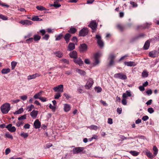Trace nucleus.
Here are the masks:
<instances>
[{
  "mask_svg": "<svg viewBox=\"0 0 159 159\" xmlns=\"http://www.w3.org/2000/svg\"><path fill=\"white\" fill-rule=\"evenodd\" d=\"M0 109L2 113L7 114L10 110V104L8 103H5L1 107Z\"/></svg>",
  "mask_w": 159,
  "mask_h": 159,
  "instance_id": "nucleus-1",
  "label": "nucleus"
},
{
  "mask_svg": "<svg viewBox=\"0 0 159 159\" xmlns=\"http://www.w3.org/2000/svg\"><path fill=\"white\" fill-rule=\"evenodd\" d=\"M114 77L115 78H118L122 80H125L127 79V76L121 73L115 74Z\"/></svg>",
  "mask_w": 159,
  "mask_h": 159,
  "instance_id": "nucleus-2",
  "label": "nucleus"
},
{
  "mask_svg": "<svg viewBox=\"0 0 159 159\" xmlns=\"http://www.w3.org/2000/svg\"><path fill=\"white\" fill-rule=\"evenodd\" d=\"M96 38L97 40V43L98 45L101 47L102 48L104 46V43L102 40L101 37L99 34H96L95 37Z\"/></svg>",
  "mask_w": 159,
  "mask_h": 159,
  "instance_id": "nucleus-3",
  "label": "nucleus"
},
{
  "mask_svg": "<svg viewBox=\"0 0 159 159\" xmlns=\"http://www.w3.org/2000/svg\"><path fill=\"white\" fill-rule=\"evenodd\" d=\"M101 56L100 53L98 52L96 53L94 56L95 61L93 63V65L96 66L98 65L100 63L99 58Z\"/></svg>",
  "mask_w": 159,
  "mask_h": 159,
  "instance_id": "nucleus-4",
  "label": "nucleus"
},
{
  "mask_svg": "<svg viewBox=\"0 0 159 159\" xmlns=\"http://www.w3.org/2000/svg\"><path fill=\"white\" fill-rule=\"evenodd\" d=\"M88 33V30L87 28H84L81 29L79 33V35L80 36H85Z\"/></svg>",
  "mask_w": 159,
  "mask_h": 159,
  "instance_id": "nucleus-5",
  "label": "nucleus"
},
{
  "mask_svg": "<svg viewBox=\"0 0 159 159\" xmlns=\"http://www.w3.org/2000/svg\"><path fill=\"white\" fill-rule=\"evenodd\" d=\"M89 26L93 30V32H95L96 29L97 28V25L95 21H92L90 24L89 25Z\"/></svg>",
  "mask_w": 159,
  "mask_h": 159,
  "instance_id": "nucleus-6",
  "label": "nucleus"
},
{
  "mask_svg": "<svg viewBox=\"0 0 159 159\" xmlns=\"http://www.w3.org/2000/svg\"><path fill=\"white\" fill-rule=\"evenodd\" d=\"M53 89L57 92H59L60 93H62L63 91V86L62 84H60L53 88Z\"/></svg>",
  "mask_w": 159,
  "mask_h": 159,
  "instance_id": "nucleus-7",
  "label": "nucleus"
},
{
  "mask_svg": "<svg viewBox=\"0 0 159 159\" xmlns=\"http://www.w3.org/2000/svg\"><path fill=\"white\" fill-rule=\"evenodd\" d=\"M159 52L156 50H154L150 52L149 53V56L151 57H157Z\"/></svg>",
  "mask_w": 159,
  "mask_h": 159,
  "instance_id": "nucleus-8",
  "label": "nucleus"
},
{
  "mask_svg": "<svg viewBox=\"0 0 159 159\" xmlns=\"http://www.w3.org/2000/svg\"><path fill=\"white\" fill-rule=\"evenodd\" d=\"M84 149L83 147H78L73 148L72 151L74 154H77L83 151Z\"/></svg>",
  "mask_w": 159,
  "mask_h": 159,
  "instance_id": "nucleus-9",
  "label": "nucleus"
},
{
  "mask_svg": "<svg viewBox=\"0 0 159 159\" xmlns=\"http://www.w3.org/2000/svg\"><path fill=\"white\" fill-rule=\"evenodd\" d=\"M93 83V81L92 79L89 78L87 81V83L85 85L86 88L89 89L92 86Z\"/></svg>",
  "mask_w": 159,
  "mask_h": 159,
  "instance_id": "nucleus-10",
  "label": "nucleus"
},
{
  "mask_svg": "<svg viewBox=\"0 0 159 159\" xmlns=\"http://www.w3.org/2000/svg\"><path fill=\"white\" fill-rule=\"evenodd\" d=\"M73 61L75 64L79 65L80 66H82L84 63L83 61L81 59L77 57L74 59Z\"/></svg>",
  "mask_w": 159,
  "mask_h": 159,
  "instance_id": "nucleus-11",
  "label": "nucleus"
},
{
  "mask_svg": "<svg viewBox=\"0 0 159 159\" xmlns=\"http://www.w3.org/2000/svg\"><path fill=\"white\" fill-rule=\"evenodd\" d=\"M87 46L85 44H82L80 45L79 50L80 52H84L87 50Z\"/></svg>",
  "mask_w": 159,
  "mask_h": 159,
  "instance_id": "nucleus-12",
  "label": "nucleus"
},
{
  "mask_svg": "<svg viewBox=\"0 0 159 159\" xmlns=\"http://www.w3.org/2000/svg\"><path fill=\"white\" fill-rule=\"evenodd\" d=\"M6 128H7L10 132H14L16 130V129L15 127L14 126H12V125L11 124H8L6 126Z\"/></svg>",
  "mask_w": 159,
  "mask_h": 159,
  "instance_id": "nucleus-13",
  "label": "nucleus"
},
{
  "mask_svg": "<svg viewBox=\"0 0 159 159\" xmlns=\"http://www.w3.org/2000/svg\"><path fill=\"white\" fill-rule=\"evenodd\" d=\"M20 23L22 24L23 25H30L32 24L33 22L32 21L27 20H21L20 22Z\"/></svg>",
  "mask_w": 159,
  "mask_h": 159,
  "instance_id": "nucleus-14",
  "label": "nucleus"
},
{
  "mask_svg": "<svg viewBox=\"0 0 159 159\" xmlns=\"http://www.w3.org/2000/svg\"><path fill=\"white\" fill-rule=\"evenodd\" d=\"M41 75L40 74L35 73L32 75H30L28 76L27 80H30L32 79L35 78L37 77L40 76Z\"/></svg>",
  "mask_w": 159,
  "mask_h": 159,
  "instance_id": "nucleus-15",
  "label": "nucleus"
},
{
  "mask_svg": "<svg viewBox=\"0 0 159 159\" xmlns=\"http://www.w3.org/2000/svg\"><path fill=\"white\" fill-rule=\"evenodd\" d=\"M70 57L75 59L77 57V52L75 51H73L69 53Z\"/></svg>",
  "mask_w": 159,
  "mask_h": 159,
  "instance_id": "nucleus-16",
  "label": "nucleus"
},
{
  "mask_svg": "<svg viewBox=\"0 0 159 159\" xmlns=\"http://www.w3.org/2000/svg\"><path fill=\"white\" fill-rule=\"evenodd\" d=\"M144 35L143 34H141L138 36H136L134 37L131 38V39L130 40V42H133L136 40H137L139 38L141 37H143L144 36Z\"/></svg>",
  "mask_w": 159,
  "mask_h": 159,
  "instance_id": "nucleus-17",
  "label": "nucleus"
},
{
  "mask_svg": "<svg viewBox=\"0 0 159 159\" xmlns=\"http://www.w3.org/2000/svg\"><path fill=\"white\" fill-rule=\"evenodd\" d=\"M38 111L35 110H33L30 113V115L33 119L36 118L38 114Z\"/></svg>",
  "mask_w": 159,
  "mask_h": 159,
  "instance_id": "nucleus-18",
  "label": "nucleus"
},
{
  "mask_svg": "<svg viewBox=\"0 0 159 159\" xmlns=\"http://www.w3.org/2000/svg\"><path fill=\"white\" fill-rule=\"evenodd\" d=\"M34 125L35 128L38 129L40 128L41 126V123L38 119L36 120L34 123Z\"/></svg>",
  "mask_w": 159,
  "mask_h": 159,
  "instance_id": "nucleus-19",
  "label": "nucleus"
},
{
  "mask_svg": "<svg viewBox=\"0 0 159 159\" xmlns=\"http://www.w3.org/2000/svg\"><path fill=\"white\" fill-rule=\"evenodd\" d=\"M75 48V45L74 43H70L67 48L68 51H71Z\"/></svg>",
  "mask_w": 159,
  "mask_h": 159,
  "instance_id": "nucleus-20",
  "label": "nucleus"
},
{
  "mask_svg": "<svg viewBox=\"0 0 159 159\" xmlns=\"http://www.w3.org/2000/svg\"><path fill=\"white\" fill-rule=\"evenodd\" d=\"M131 96L130 91L129 90L126 91L125 93H123L122 95V97L124 98H125L127 97H130Z\"/></svg>",
  "mask_w": 159,
  "mask_h": 159,
  "instance_id": "nucleus-21",
  "label": "nucleus"
},
{
  "mask_svg": "<svg viewBox=\"0 0 159 159\" xmlns=\"http://www.w3.org/2000/svg\"><path fill=\"white\" fill-rule=\"evenodd\" d=\"M124 64L128 66H134L136 65V64L135 62L131 61L129 62L125 61L124 62Z\"/></svg>",
  "mask_w": 159,
  "mask_h": 159,
  "instance_id": "nucleus-22",
  "label": "nucleus"
},
{
  "mask_svg": "<svg viewBox=\"0 0 159 159\" xmlns=\"http://www.w3.org/2000/svg\"><path fill=\"white\" fill-rule=\"evenodd\" d=\"M71 35L69 33H66L64 37V39L66 41V43H67L70 41V38L71 37Z\"/></svg>",
  "mask_w": 159,
  "mask_h": 159,
  "instance_id": "nucleus-23",
  "label": "nucleus"
},
{
  "mask_svg": "<svg viewBox=\"0 0 159 159\" xmlns=\"http://www.w3.org/2000/svg\"><path fill=\"white\" fill-rule=\"evenodd\" d=\"M150 45V42L149 40L147 41L145 43L143 46V48L145 50H147L148 49Z\"/></svg>",
  "mask_w": 159,
  "mask_h": 159,
  "instance_id": "nucleus-24",
  "label": "nucleus"
},
{
  "mask_svg": "<svg viewBox=\"0 0 159 159\" xmlns=\"http://www.w3.org/2000/svg\"><path fill=\"white\" fill-rule=\"evenodd\" d=\"M62 0H56V1L54 2V4L52 5V6H53L56 7H59L61 6V5L60 4H57L58 2H61Z\"/></svg>",
  "mask_w": 159,
  "mask_h": 159,
  "instance_id": "nucleus-25",
  "label": "nucleus"
},
{
  "mask_svg": "<svg viewBox=\"0 0 159 159\" xmlns=\"http://www.w3.org/2000/svg\"><path fill=\"white\" fill-rule=\"evenodd\" d=\"M36 8L38 10L40 11H46L48 9L42 6H38L36 7Z\"/></svg>",
  "mask_w": 159,
  "mask_h": 159,
  "instance_id": "nucleus-26",
  "label": "nucleus"
},
{
  "mask_svg": "<svg viewBox=\"0 0 159 159\" xmlns=\"http://www.w3.org/2000/svg\"><path fill=\"white\" fill-rule=\"evenodd\" d=\"M70 109V105L67 104H65L64 106V110L65 111L67 112L69 111Z\"/></svg>",
  "mask_w": 159,
  "mask_h": 159,
  "instance_id": "nucleus-27",
  "label": "nucleus"
},
{
  "mask_svg": "<svg viewBox=\"0 0 159 159\" xmlns=\"http://www.w3.org/2000/svg\"><path fill=\"white\" fill-rule=\"evenodd\" d=\"M153 150L154 151L153 156L154 157H155L157 155L158 153V149L156 146H154L153 147Z\"/></svg>",
  "mask_w": 159,
  "mask_h": 159,
  "instance_id": "nucleus-28",
  "label": "nucleus"
},
{
  "mask_svg": "<svg viewBox=\"0 0 159 159\" xmlns=\"http://www.w3.org/2000/svg\"><path fill=\"white\" fill-rule=\"evenodd\" d=\"M43 91H41L38 93L35 94L34 96V98L35 99H39Z\"/></svg>",
  "mask_w": 159,
  "mask_h": 159,
  "instance_id": "nucleus-29",
  "label": "nucleus"
},
{
  "mask_svg": "<svg viewBox=\"0 0 159 159\" xmlns=\"http://www.w3.org/2000/svg\"><path fill=\"white\" fill-rule=\"evenodd\" d=\"M76 71L78 73L81 75H84L85 74V73L84 70H80L79 69H77L76 70Z\"/></svg>",
  "mask_w": 159,
  "mask_h": 159,
  "instance_id": "nucleus-30",
  "label": "nucleus"
},
{
  "mask_svg": "<svg viewBox=\"0 0 159 159\" xmlns=\"http://www.w3.org/2000/svg\"><path fill=\"white\" fill-rule=\"evenodd\" d=\"M77 31V29L71 27L70 28L68 32L71 34H74Z\"/></svg>",
  "mask_w": 159,
  "mask_h": 159,
  "instance_id": "nucleus-31",
  "label": "nucleus"
},
{
  "mask_svg": "<svg viewBox=\"0 0 159 159\" xmlns=\"http://www.w3.org/2000/svg\"><path fill=\"white\" fill-rule=\"evenodd\" d=\"M33 37V40L34 39L35 41H37L39 40L41 38V36L38 34L34 35Z\"/></svg>",
  "mask_w": 159,
  "mask_h": 159,
  "instance_id": "nucleus-32",
  "label": "nucleus"
},
{
  "mask_svg": "<svg viewBox=\"0 0 159 159\" xmlns=\"http://www.w3.org/2000/svg\"><path fill=\"white\" fill-rule=\"evenodd\" d=\"M148 72L146 70H144L142 73V76L143 78H146L148 76Z\"/></svg>",
  "mask_w": 159,
  "mask_h": 159,
  "instance_id": "nucleus-33",
  "label": "nucleus"
},
{
  "mask_svg": "<svg viewBox=\"0 0 159 159\" xmlns=\"http://www.w3.org/2000/svg\"><path fill=\"white\" fill-rule=\"evenodd\" d=\"M54 54L56 57L59 58H61L62 57L63 55L61 52L60 51L56 52H54Z\"/></svg>",
  "mask_w": 159,
  "mask_h": 159,
  "instance_id": "nucleus-34",
  "label": "nucleus"
},
{
  "mask_svg": "<svg viewBox=\"0 0 159 159\" xmlns=\"http://www.w3.org/2000/svg\"><path fill=\"white\" fill-rule=\"evenodd\" d=\"M10 71V69L9 68L3 69L1 71L2 73L3 74H6L9 73Z\"/></svg>",
  "mask_w": 159,
  "mask_h": 159,
  "instance_id": "nucleus-35",
  "label": "nucleus"
},
{
  "mask_svg": "<svg viewBox=\"0 0 159 159\" xmlns=\"http://www.w3.org/2000/svg\"><path fill=\"white\" fill-rule=\"evenodd\" d=\"M129 152L132 155L134 156H136L139 154V152L134 151H130Z\"/></svg>",
  "mask_w": 159,
  "mask_h": 159,
  "instance_id": "nucleus-36",
  "label": "nucleus"
},
{
  "mask_svg": "<svg viewBox=\"0 0 159 159\" xmlns=\"http://www.w3.org/2000/svg\"><path fill=\"white\" fill-rule=\"evenodd\" d=\"M23 111V108H21L19 109L18 110L16 111L15 112L14 114H19L21 113Z\"/></svg>",
  "mask_w": 159,
  "mask_h": 159,
  "instance_id": "nucleus-37",
  "label": "nucleus"
},
{
  "mask_svg": "<svg viewBox=\"0 0 159 159\" xmlns=\"http://www.w3.org/2000/svg\"><path fill=\"white\" fill-rule=\"evenodd\" d=\"M26 118V115H24L23 116H21L18 117V119L19 120L23 121V120H25Z\"/></svg>",
  "mask_w": 159,
  "mask_h": 159,
  "instance_id": "nucleus-38",
  "label": "nucleus"
},
{
  "mask_svg": "<svg viewBox=\"0 0 159 159\" xmlns=\"http://www.w3.org/2000/svg\"><path fill=\"white\" fill-rule=\"evenodd\" d=\"M146 154L148 157L151 158H152L154 157L153 155L149 151L147 152Z\"/></svg>",
  "mask_w": 159,
  "mask_h": 159,
  "instance_id": "nucleus-39",
  "label": "nucleus"
},
{
  "mask_svg": "<svg viewBox=\"0 0 159 159\" xmlns=\"http://www.w3.org/2000/svg\"><path fill=\"white\" fill-rule=\"evenodd\" d=\"M5 136L6 137L11 139H13V137L12 135L9 133H6L5 134Z\"/></svg>",
  "mask_w": 159,
  "mask_h": 159,
  "instance_id": "nucleus-40",
  "label": "nucleus"
},
{
  "mask_svg": "<svg viewBox=\"0 0 159 159\" xmlns=\"http://www.w3.org/2000/svg\"><path fill=\"white\" fill-rule=\"evenodd\" d=\"M115 57L116 55L115 54L113 53H111L109 55L108 59H109L110 60H114Z\"/></svg>",
  "mask_w": 159,
  "mask_h": 159,
  "instance_id": "nucleus-41",
  "label": "nucleus"
},
{
  "mask_svg": "<svg viewBox=\"0 0 159 159\" xmlns=\"http://www.w3.org/2000/svg\"><path fill=\"white\" fill-rule=\"evenodd\" d=\"M23 124L24 122L23 121L19 120V121L16 123V125L17 127H19L20 126L22 125Z\"/></svg>",
  "mask_w": 159,
  "mask_h": 159,
  "instance_id": "nucleus-42",
  "label": "nucleus"
},
{
  "mask_svg": "<svg viewBox=\"0 0 159 159\" xmlns=\"http://www.w3.org/2000/svg\"><path fill=\"white\" fill-rule=\"evenodd\" d=\"M34 106L33 105L31 104L30 106H28L27 108V110L28 112L31 111L34 108Z\"/></svg>",
  "mask_w": 159,
  "mask_h": 159,
  "instance_id": "nucleus-43",
  "label": "nucleus"
},
{
  "mask_svg": "<svg viewBox=\"0 0 159 159\" xmlns=\"http://www.w3.org/2000/svg\"><path fill=\"white\" fill-rule=\"evenodd\" d=\"M17 64V62L16 61H12L11 62V68L12 70H14L16 67Z\"/></svg>",
  "mask_w": 159,
  "mask_h": 159,
  "instance_id": "nucleus-44",
  "label": "nucleus"
},
{
  "mask_svg": "<svg viewBox=\"0 0 159 159\" xmlns=\"http://www.w3.org/2000/svg\"><path fill=\"white\" fill-rule=\"evenodd\" d=\"M33 38H29L28 39H27L25 40L26 43H27L29 44L33 42Z\"/></svg>",
  "mask_w": 159,
  "mask_h": 159,
  "instance_id": "nucleus-45",
  "label": "nucleus"
},
{
  "mask_svg": "<svg viewBox=\"0 0 159 159\" xmlns=\"http://www.w3.org/2000/svg\"><path fill=\"white\" fill-rule=\"evenodd\" d=\"M62 37L63 34H60L57 36L55 40L56 41L59 40L61 39Z\"/></svg>",
  "mask_w": 159,
  "mask_h": 159,
  "instance_id": "nucleus-46",
  "label": "nucleus"
},
{
  "mask_svg": "<svg viewBox=\"0 0 159 159\" xmlns=\"http://www.w3.org/2000/svg\"><path fill=\"white\" fill-rule=\"evenodd\" d=\"M89 128L91 129L96 130L98 129V127L96 125H92L90 126L89 127Z\"/></svg>",
  "mask_w": 159,
  "mask_h": 159,
  "instance_id": "nucleus-47",
  "label": "nucleus"
},
{
  "mask_svg": "<svg viewBox=\"0 0 159 159\" xmlns=\"http://www.w3.org/2000/svg\"><path fill=\"white\" fill-rule=\"evenodd\" d=\"M20 135L24 138H26L29 136L28 134L27 133H21Z\"/></svg>",
  "mask_w": 159,
  "mask_h": 159,
  "instance_id": "nucleus-48",
  "label": "nucleus"
},
{
  "mask_svg": "<svg viewBox=\"0 0 159 159\" xmlns=\"http://www.w3.org/2000/svg\"><path fill=\"white\" fill-rule=\"evenodd\" d=\"M61 96V93H57L54 95V98L55 99H58Z\"/></svg>",
  "mask_w": 159,
  "mask_h": 159,
  "instance_id": "nucleus-49",
  "label": "nucleus"
},
{
  "mask_svg": "<svg viewBox=\"0 0 159 159\" xmlns=\"http://www.w3.org/2000/svg\"><path fill=\"white\" fill-rule=\"evenodd\" d=\"M130 3L133 7H137L138 6L137 4L134 2L130 1Z\"/></svg>",
  "mask_w": 159,
  "mask_h": 159,
  "instance_id": "nucleus-50",
  "label": "nucleus"
},
{
  "mask_svg": "<svg viewBox=\"0 0 159 159\" xmlns=\"http://www.w3.org/2000/svg\"><path fill=\"white\" fill-rule=\"evenodd\" d=\"M95 91L97 93H98L102 91V89L101 87H95Z\"/></svg>",
  "mask_w": 159,
  "mask_h": 159,
  "instance_id": "nucleus-51",
  "label": "nucleus"
},
{
  "mask_svg": "<svg viewBox=\"0 0 159 159\" xmlns=\"http://www.w3.org/2000/svg\"><path fill=\"white\" fill-rule=\"evenodd\" d=\"M39 99L43 102H44L47 101V98L45 97H40Z\"/></svg>",
  "mask_w": 159,
  "mask_h": 159,
  "instance_id": "nucleus-52",
  "label": "nucleus"
},
{
  "mask_svg": "<svg viewBox=\"0 0 159 159\" xmlns=\"http://www.w3.org/2000/svg\"><path fill=\"white\" fill-rule=\"evenodd\" d=\"M39 18L38 17V16H35L32 18V20L33 21H39Z\"/></svg>",
  "mask_w": 159,
  "mask_h": 159,
  "instance_id": "nucleus-53",
  "label": "nucleus"
},
{
  "mask_svg": "<svg viewBox=\"0 0 159 159\" xmlns=\"http://www.w3.org/2000/svg\"><path fill=\"white\" fill-rule=\"evenodd\" d=\"M0 18L4 20H7V17L1 14H0Z\"/></svg>",
  "mask_w": 159,
  "mask_h": 159,
  "instance_id": "nucleus-54",
  "label": "nucleus"
},
{
  "mask_svg": "<svg viewBox=\"0 0 159 159\" xmlns=\"http://www.w3.org/2000/svg\"><path fill=\"white\" fill-rule=\"evenodd\" d=\"M148 111L150 114L153 113L154 111L153 108L152 107L148 108Z\"/></svg>",
  "mask_w": 159,
  "mask_h": 159,
  "instance_id": "nucleus-55",
  "label": "nucleus"
},
{
  "mask_svg": "<svg viewBox=\"0 0 159 159\" xmlns=\"http://www.w3.org/2000/svg\"><path fill=\"white\" fill-rule=\"evenodd\" d=\"M116 26L118 29L121 31L124 28L123 26L120 24L117 25Z\"/></svg>",
  "mask_w": 159,
  "mask_h": 159,
  "instance_id": "nucleus-56",
  "label": "nucleus"
},
{
  "mask_svg": "<svg viewBox=\"0 0 159 159\" xmlns=\"http://www.w3.org/2000/svg\"><path fill=\"white\" fill-rule=\"evenodd\" d=\"M49 107L53 111H55L56 109V107L54 106H52L51 104H50Z\"/></svg>",
  "mask_w": 159,
  "mask_h": 159,
  "instance_id": "nucleus-57",
  "label": "nucleus"
},
{
  "mask_svg": "<svg viewBox=\"0 0 159 159\" xmlns=\"http://www.w3.org/2000/svg\"><path fill=\"white\" fill-rule=\"evenodd\" d=\"M30 125L28 123L26 124L24 126V128L25 129H28L30 128Z\"/></svg>",
  "mask_w": 159,
  "mask_h": 159,
  "instance_id": "nucleus-58",
  "label": "nucleus"
},
{
  "mask_svg": "<svg viewBox=\"0 0 159 159\" xmlns=\"http://www.w3.org/2000/svg\"><path fill=\"white\" fill-rule=\"evenodd\" d=\"M20 98L23 101L25 100L27 98V96L24 95L20 97Z\"/></svg>",
  "mask_w": 159,
  "mask_h": 159,
  "instance_id": "nucleus-59",
  "label": "nucleus"
},
{
  "mask_svg": "<svg viewBox=\"0 0 159 159\" xmlns=\"http://www.w3.org/2000/svg\"><path fill=\"white\" fill-rule=\"evenodd\" d=\"M110 61L109 63V66H111L113 65L114 63V61L113 60H110Z\"/></svg>",
  "mask_w": 159,
  "mask_h": 159,
  "instance_id": "nucleus-60",
  "label": "nucleus"
},
{
  "mask_svg": "<svg viewBox=\"0 0 159 159\" xmlns=\"http://www.w3.org/2000/svg\"><path fill=\"white\" fill-rule=\"evenodd\" d=\"M49 36L48 34H45L43 37V38L46 40H48L49 38Z\"/></svg>",
  "mask_w": 159,
  "mask_h": 159,
  "instance_id": "nucleus-61",
  "label": "nucleus"
},
{
  "mask_svg": "<svg viewBox=\"0 0 159 159\" xmlns=\"http://www.w3.org/2000/svg\"><path fill=\"white\" fill-rule=\"evenodd\" d=\"M149 119V117L147 116H145L143 117L142 119L144 121L147 120Z\"/></svg>",
  "mask_w": 159,
  "mask_h": 159,
  "instance_id": "nucleus-62",
  "label": "nucleus"
},
{
  "mask_svg": "<svg viewBox=\"0 0 159 159\" xmlns=\"http://www.w3.org/2000/svg\"><path fill=\"white\" fill-rule=\"evenodd\" d=\"M11 150L9 148H7L5 150V154L6 155H7L10 153Z\"/></svg>",
  "mask_w": 159,
  "mask_h": 159,
  "instance_id": "nucleus-63",
  "label": "nucleus"
},
{
  "mask_svg": "<svg viewBox=\"0 0 159 159\" xmlns=\"http://www.w3.org/2000/svg\"><path fill=\"white\" fill-rule=\"evenodd\" d=\"M122 103L124 105H126L127 103V101L125 98L123 99L122 100Z\"/></svg>",
  "mask_w": 159,
  "mask_h": 159,
  "instance_id": "nucleus-64",
  "label": "nucleus"
}]
</instances>
